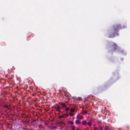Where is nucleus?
I'll use <instances>...</instances> for the list:
<instances>
[{"label": "nucleus", "mask_w": 130, "mask_h": 130, "mask_svg": "<svg viewBox=\"0 0 130 130\" xmlns=\"http://www.w3.org/2000/svg\"><path fill=\"white\" fill-rule=\"evenodd\" d=\"M76 118H77L79 119H82L83 118V117L79 115V114L78 113L76 116Z\"/></svg>", "instance_id": "nucleus-1"}, {"label": "nucleus", "mask_w": 130, "mask_h": 130, "mask_svg": "<svg viewBox=\"0 0 130 130\" xmlns=\"http://www.w3.org/2000/svg\"><path fill=\"white\" fill-rule=\"evenodd\" d=\"M75 124L77 125H79L80 124V122L79 120H76L75 121Z\"/></svg>", "instance_id": "nucleus-2"}, {"label": "nucleus", "mask_w": 130, "mask_h": 130, "mask_svg": "<svg viewBox=\"0 0 130 130\" xmlns=\"http://www.w3.org/2000/svg\"><path fill=\"white\" fill-rule=\"evenodd\" d=\"M87 123V121L85 120H83L82 122V124L83 125H86Z\"/></svg>", "instance_id": "nucleus-3"}, {"label": "nucleus", "mask_w": 130, "mask_h": 130, "mask_svg": "<svg viewBox=\"0 0 130 130\" xmlns=\"http://www.w3.org/2000/svg\"><path fill=\"white\" fill-rule=\"evenodd\" d=\"M61 105L62 108H65L66 107V105H65L64 104L62 103H61Z\"/></svg>", "instance_id": "nucleus-4"}, {"label": "nucleus", "mask_w": 130, "mask_h": 130, "mask_svg": "<svg viewBox=\"0 0 130 130\" xmlns=\"http://www.w3.org/2000/svg\"><path fill=\"white\" fill-rule=\"evenodd\" d=\"M87 125L89 126H90L91 125V120H89V121L87 122Z\"/></svg>", "instance_id": "nucleus-5"}, {"label": "nucleus", "mask_w": 130, "mask_h": 130, "mask_svg": "<svg viewBox=\"0 0 130 130\" xmlns=\"http://www.w3.org/2000/svg\"><path fill=\"white\" fill-rule=\"evenodd\" d=\"M68 123L69 124H71V125L73 124L74 123L73 122V121L70 120L69 121H68Z\"/></svg>", "instance_id": "nucleus-6"}, {"label": "nucleus", "mask_w": 130, "mask_h": 130, "mask_svg": "<svg viewBox=\"0 0 130 130\" xmlns=\"http://www.w3.org/2000/svg\"><path fill=\"white\" fill-rule=\"evenodd\" d=\"M61 109V107L60 106L58 107L57 108V110L58 111H60V109Z\"/></svg>", "instance_id": "nucleus-7"}, {"label": "nucleus", "mask_w": 130, "mask_h": 130, "mask_svg": "<svg viewBox=\"0 0 130 130\" xmlns=\"http://www.w3.org/2000/svg\"><path fill=\"white\" fill-rule=\"evenodd\" d=\"M116 29H118L119 28H124V27H120V26L119 25H118V26H117L116 27Z\"/></svg>", "instance_id": "nucleus-8"}, {"label": "nucleus", "mask_w": 130, "mask_h": 130, "mask_svg": "<svg viewBox=\"0 0 130 130\" xmlns=\"http://www.w3.org/2000/svg\"><path fill=\"white\" fill-rule=\"evenodd\" d=\"M75 111V109L74 108H71L70 109V111L71 112H73Z\"/></svg>", "instance_id": "nucleus-9"}, {"label": "nucleus", "mask_w": 130, "mask_h": 130, "mask_svg": "<svg viewBox=\"0 0 130 130\" xmlns=\"http://www.w3.org/2000/svg\"><path fill=\"white\" fill-rule=\"evenodd\" d=\"M110 129L109 127L108 126H106L105 127V130H109Z\"/></svg>", "instance_id": "nucleus-10"}, {"label": "nucleus", "mask_w": 130, "mask_h": 130, "mask_svg": "<svg viewBox=\"0 0 130 130\" xmlns=\"http://www.w3.org/2000/svg\"><path fill=\"white\" fill-rule=\"evenodd\" d=\"M65 108V110L67 111V112L69 110V108L68 107H66Z\"/></svg>", "instance_id": "nucleus-11"}, {"label": "nucleus", "mask_w": 130, "mask_h": 130, "mask_svg": "<svg viewBox=\"0 0 130 130\" xmlns=\"http://www.w3.org/2000/svg\"><path fill=\"white\" fill-rule=\"evenodd\" d=\"M64 116H65V117H68L69 116V114L68 113H65L64 114Z\"/></svg>", "instance_id": "nucleus-12"}, {"label": "nucleus", "mask_w": 130, "mask_h": 130, "mask_svg": "<svg viewBox=\"0 0 130 130\" xmlns=\"http://www.w3.org/2000/svg\"><path fill=\"white\" fill-rule=\"evenodd\" d=\"M69 115L71 116L72 117L74 116V114L72 113H70Z\"/></svg>", "instance_id": "nucleus-13"}, {"label": "nucleus", "mask_w": 130, "mask_h": 130, "mask_svg": "<svg viewBox=\"0 0 130 130\" xmlns=\"http://www.w3.org/2000/svg\"><path fill=\"white\" fill-rule=\"evenodd\" d=\"M4 107L5 108H8V106L6 105H4Z\"/></svg>", "instance_id": "nucleus-14"}, {"label": "nucleus", "mask_w": 130, "mask_h": 130, "mask_svg": "<svg viewBox=\"0 0 130 130\" xmlns=\"http://www.w3.org/2000/svg\"><path fill=\"white\" fill-rule=\"evenodd\" d=\"M60 118H66V117H65V116L64 115H62V116H61L60 117Z\"/></svg>", "instance_id": "nucleus-15"}, {"label": "nucleus", "mask_w": 130, "mask_h": 130, "mask_svg": "<svg viewBox=\"0 0 130 130\" xmlns=\"http://www.w3.org/2000/svg\"><path fill=\"white\" fill-rule=\"evenodd\" d=\"M87 113V111H83V114H86V113Z\"/></svg>", "instance_id": "nucleus-16"}, {"label": "nucleus", "mask_w": 130, "mask_h": 130, "mask_svg": "<svg viewBox=\"0 0 130 130\" xmlns=\"http://www.w3.org/2000/svg\"><path fill=\"white\" fill-rule=\"evenodd\" d=\"M115 36V35H110L109 36V37L110 38H112L114 37Z\"/></svg>", "instance_id": "nucleus-17"}, {"label": "nucleus", "mask_w": 130, "mask_h": 130, "mask_svg": "<svg viewBox=\"0 0 130 130\" xmlns=\"http://www.w3.org/2000/svg\"><path fill=\"white\" fill-rule=\"evenodd\" d=\"M72 128L73 130H74L75 128V127L74 126H72Z\"/></svg>", "instance_id": "nucleus-18"}, {"label": "nucleus", "mask_w": 130, "mask_h": 130, "mask_svg": "<svg viewBox=\"0 0 130 130\" xmlns=\"http://www.w3.org/2000/svg\"><path fill=\"white\" fill-rule=\"evenodd\" d=\"M113 45H114V46H116V44L115 43H114L113 44Z\"/></svg>", "instance_id": "nucleus-19"}, {"label": "nucleus", "mask_w": 130, "mask_h": 130, "mask_svg": "<svg viewBox=\"0 0 130 130\" xmlns=\"http://www.w3.org/2000/svg\"><path fill=\"white\" fill-rule=\"evenodd\" d=\"M118 35V34L117 33V35Z\"/></svg>", "instance_id": "nucleus-20"}, {"label": "nucleus", "mask_w": 130, "mask_h": 130, "mask_svg": "<svg viewBox=\"0 0 130 130\" xmlns=\"http://www.w3.org/2000/svg\"><path fill=\"white\" fill-rule=\"evenodd\" d=\"M76 130H79L78 129H77Z\"/></svg>", "instance_id": "nucleus-21"}]
</instances>
